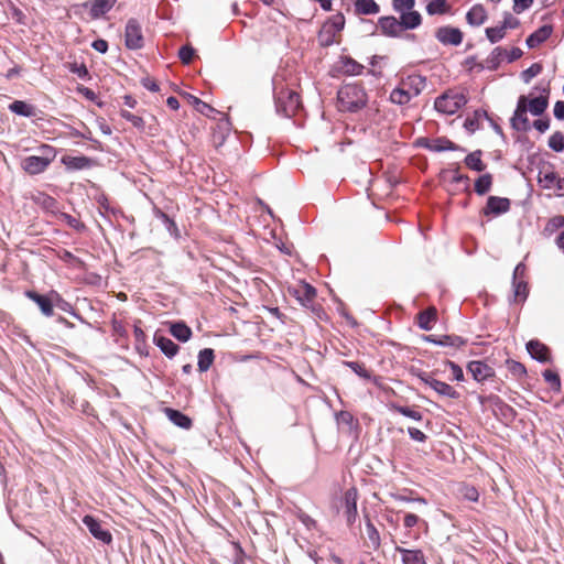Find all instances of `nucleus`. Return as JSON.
Listing matches in <instances>:
<instances>
[{
  "instance_id": "1",
  "label": "nucleus",
  "mask_w": 564,
  "mask_h": 564,
  "mask_svg": "<svg viewBox=\"0 0 564 564\" xmlns=\"http://www.w3.org/2000/svg\"><path fill=\"white\" fill-rule=\"evenodd\" d=\"M338 104L341 110L356 111L367 104V94L356 84H346L338 91Z\"/></svg>"
},
{
  "instance_id": "2",
  "label": "nucleus",
  "mask_w": 564,
  "mask_h": 564,
  "mask_svg": "<svg viewBox=\"0 0 564 564\" xmlns=\"http://www.w3.org/2000/svg\"><path fill=\"white\" fill-rule=\"evenodd\" d=\"M56 158V151L51 145L44 144L40 148L39 155H30L22 160L21 167L31 175L44 172Z\"/></svg>"
},
{
  "instance_id": "3",
  "label": "nucleus",
  "mask_w": 564,
  "mask_h": 564,
  "mask_svg": "<svg viewBox=\"0 0 564 564\" xmlns=\"http://www.w3.org/2000/svg\"><path fill=\"white\" fill-rule=\"evenodd\" d=\"M467 102L466 95L460 90H447L436 98L434 107L444 115H454Z\"/></svg>"
},
{
  "instance_id": "4",
  "label": "nucleus",
  "mask_w": 564,
  "mask_h": 564,
  "mask_svg": "<svg viewBox=\"0 0 564 564\" xmlns=\"http://www.w3.org/2000/svg\"><path fill=\"white\" fill-rule=\"evenodd\" d=\"M345 26V18L341 13L330 17L322 26L318 41L323 46H329L336 41V36Z\"/></svg>"
},
{
  "instance_id": "5",
  "label": "nucleus",
  "mask_w": 564,
  "mask_h": 564,
  "mask_svg": "<svg viewBox=\"0 0 564 564\" xmlns=\"http://www.w3.org/2000/svg\"><path fill=\"white\" fill-rule=\"evenodd\" d=\"M417 378L425 386L434 390L438 395L446 397L449 399H458L459 393L448 383L441 381L434 377L433 373L420 371Z\"/></svg>"
},
{
  "instance_id": "6",
  "label": "nucleus",
  "mask_w": 564,
  "mask_h": 564,
  "mask_svg": "<svg viewBox=\"0 0 564 564\" xmlns=\"http://www.w3.org/2000/svg\"><path fill=\"white\" fill-rule=\"evenodd\" d=\"M527 268L524 263L517 264L512 276L513 301L524 302L529 294L528 283L525 281Z\"/></svg>"
},
{
  "instance_id": "7",
  "label": "nucleus",
  "mask_w": 564,
  "mask_h": 564,
  "mask_svg": "<svg viewBox=\"0 0 564 564\" xmlns=\"http://www.w3.org/2000/svg\"><path fill=\"white\" fill-rule=\"evenodd\" d=\"M300 96L293 90H281L276 97V108L286 117H292L300 108Z\"/></svg>"
},
{
  "instance_id": "8",
  "label": "nucleus",
  "mask_w": 564,
  "mask_h": 564,
  "mask_svg": "<svg viewBox=\"0 0 564 564\" xmlns=\"http://www.w3.org/2000/svg\"><path fill=\"white\" fill-rule=\"evenodd\" d=\"M527 113L528 111L525 110L524 96H520L517 102V108L511 118V126L513 129L523 132L531 129V124Z\"/></svg>"
},
{
  "instance_id": "9",
  "label": "nucleus",
  "mask_w": 564,
  "mask_h": 564,
  "mask_svg": "<svg viewBox=\"0 0 564 564\" xmlns=\"http://www.w3.org/2000/svg\"><path fill=\"white\" fill-rule=\"evenodd\" d=\"M126 45L131 50H137L143 45L141 25L137 20H129L126 26Z\"/></svg>"
},
{
  "instance_id": "10",
  "label": "nucleus",
  "mask_w": 564,
  "mask_h": 564,
  "mask_svg": "<svg viewBox=\"0 0 564 564\" xmlns=\"http://www.w3.org/2000/svg\"><path fill=\"white\" fill-rule=\"evenodd\" d=\"M83 522L95 539L107 544L112 541L111 533L102 528L101 523L93 516H85Z\"/></svg>"
},
{
  "instance_id": "11",
  "label": "nucleus",
  "mask_w": 564,
  "mask_h": 564,
  "mask_svg": "<svg viewBox=\"0 0 564 564\" xmlns=\"http://www.w3.org/2000/svg\"><path fill=\"white\" fill-rule=\"evenodd\" d=\"M509 209L510 200L508 198L489 196L487 199L486 207L484 208V215L499 216L507 213Z\"/></svg>"
},
{
  "instance_id": "12",
  "label": "nucleus",
  "mask_w": 564,
  "mask_h": 564,
  "mask_svg": "<svg viewBox=\"0 0 564 564\" xmlns=\"http://www.w3.org/2000/svg\"><path fill=\"white\" fill-rule=\"evenodd\" d=\"M467 370L473 376V378L478 382L485 381L486 379L491 378L495 375L494 369L489 365L480 360L470 361L467 365Z\"/></svg>"
},
{
  "instance_id": "13",
  "label": "nucleus",
  "mask_w": 564,
  "mask_h": 564,
  "mask_svg": "<svg viewBox=\"0 0 564 564\" xmlns=\"http://www.w3.org/2000/svg\"><path fill=\"white\" fill-rule=\"evenodd\" d=\"M290 292L303 306H308L316 295L315 289L305 282H301L296 286H293L290 289Z\"/></svg>"
},
{
  "instance_id": "14",
  "label": "nucleus",
  "mask_w": 564,
  "mask_h": 564,
  "mask_svg": "<svg viewBox=\"0 0 564 564\" xmlns=\"http://www.w3.org/2000/svg\"><path fill=\"white\" fill-rule=\"evenodd\" d=\"M436 39L443 44L459 45L463 41L462 32L456 28L444 26L436 31Z\"/></svg>"
},
{
  "instance_id": "15",
  "label": "nucleus",
  "mask_w": 564,
  "mask_h": 564,
  "mask_svg": "<svg viewBox=\"0 0 564 564\" xmlns=\"http://www.w3.org/2000/svg\"><path fill=\"white\" fill-rule=\"evenodd\" d=\"M379 28L383 34L389 36H398L404 31L401 21L394 17L381 18L379 20Z\"/></svg>"
},
{
  "instance_id": "16",
  "label": "nucleus",
  "mask_w": 564,
  "mask_h": 564,
  "mask_svg": "<svg viewBox=\"0 0 564 564\" xmlns=\"http://www.w3.org/2000/svg\"><path fill=\"white\" fill-rule=\"evenodd\" d=\"M345 514L347 522L351 524L357 517V490L350 488L345 492Z\"/></svg>"
},
{
  "instance_id": "17",
  "label": "nucleus",
  "mask_w": 564,
  "mask_h": 564,
  "mask_svg": "<svg viewBox=\"0 0 564 564\" xmlns=\"http://www.w3.org/2000/svg\"><path fill=\"white\" fill-rule=\"evenodd\" d=\"M116 3V0H94L86 2L84 6L89 9L90 15L98 19L107 13Z\"/></svg>"
},
{
  "instance_id": "18",
  "label": "nucleus",
  "mask_w": 564,
  "mask_h": 564,
  "mask_svg": "<svg viewBox=\"0 0 564 564\" xmlns=\"http://www.w3.org/2000/svg\"><path fill=\"white\" fill-rule=\"evenodd\" d=\"M524 105L525 110L529 111L533 116L542 115L547 108L549 101L547 96H539L534 98H529L524 96Z\"/></svg>"
},
{
  "instance_id": "19",
  "label": "nucleus",
  "mask_w": 564,
  "mask_h": 564,
  "mask_svg": "<svg viewBox=\"0 0 564 564\" xmlns=\"http://www.w3.org/2000/svg\"><path fill=\"white\" fill-rule=\"evenodd\" d=\"M424 340L440 346H449L456 348L465 344V341L460 337L449 335H429L424 337Z\"/></svg>"
},
{
  "instance_id": "20",
  "label": "nucleus",
  "mask_w": 564,
  "mask_h": 564,
  "mask_svg": "<svg viewBox=\"0 0 564 564\" xmlns=\"http://www.w3.org/2000/svg\"><path fill=\"white\" fill-rule=\"evenodd\" d=\"M395 551L402 554L403 564H426L424 554L421 550H408L395 546Z\"/></svg>"
},
{
  "instance_id": "21",
  "label": "nucleus",
  "mask_w": 564,
  "mask_h": 564,
  "mask_svg": "<svg viewBox=\"0 0 564 564\" xmlns=\"http://www.w3.org/2000/svg\"><path fill=\"white\" fill-rule=\"evenodd\" d=\"M527 350L532 358L541 362L549 360V348L539 340H530L527 344Z\"/></svg>"
},
{
  "instance_id": "22",
  "label": "nucleus",
  "mask_w": 564,
  "mask_h": 564,
  "mask_svg": "<svg viewBox=\"0 0 564 564\" xmlns=\"http://www.w3.org/2000/svg\"><path fill=\"white\" fill-rule=\"evenodd\" d=\"M552 26L551 25H543L539 28L535 32H533L528 39H527V45L530 48H534L544 41H546L551 34H552Z\"/></svg>"
},
{
  "instance_id": "23",
  "label": "nucleus",
  "mask_w": 564,
  "mask_h": 564,
  "mask_svg": "<svg viewBox=\"0 0 564 564\" xmlns=\"http://www.w3.org/2000/svg\"><path fill=\"white\" fill-rule=\"evenodd\" d=\"M154 343L162 350V352L167 357H173L178 351V346L165 336L155 335Z\"/></svg>"
},
{
  "instance_id": "24",
  "label": "nucleus",
  "mask_w": 564,
  "mask_h": 564,
  "mask_svg": "<svg viewBox=\"0 0 564 564\" xmlns=\"http://www.w3.org/2000/svg\"><path fill=\"white\" fill-rule=\"evenodd\" d=\"M400 21L403 30H411L421 24L422 18L417 11L410 10L401 13Z\"/></svg>"
},
{
  "instance_id": "25",
  "label": "nucleus",
  "mask_w": 564,
  "mask_h": 564,
  "mask_svg": "<svg viewBox=\"0 0 564 564\" xmlns=\"http://www.w3.org/2000/svg\"><path fill=\"white\" fill-rule=\"evenodd\" d=\"M25 294H26V296L29 299H31L32 301H34L39 305L41 312L45 316L53 315V305H52L51 301L47 297H45L43 295H40V294H37V293L33 292V291H28Z\"/></svg>"
},
{
  "instance_id": "26",
  "label": "nucleus",
  "mask_w": 564,
  "mask_h": 564,
  "mask_svg": "<svg viewBox=\"0 0 564 564\" xmlns=\"http://www.w3.org/2000/svg\"><path fill=\"white\" fill-rule=\"evenodd\" d=\"M466 18L470 25L479 26L486 21L487 14H486L485 9L481 6H474L467 12Z\"/></svg>"
},
{
  "instance_id": "27",
  "label": "nucleus",
  "mask_w": 564,
  "mask_h": 564,
  "mask_svg": "<svg viewBox=\"0 0 564 564\" xmlns=\"http://www.w3.org/2000/svg\"><path fill=\"white\" fill-rule=\"evenodd\" d=\"M170 332L177 340L184 343L192 336L191 328L182 322L171 324Z\"/></svg>"
},
{
  "instance_id": "28",
  "label": "nucleus",
  "mask_w": 564,
  "mask_h": 564,
  "mask_svg": "<svg viewBox=\"0 0 564 564\" xmlns=\"http://www.w3.org/2000/svg\"><path fill=\"white\" fill-rule=\"evenodd\" d=\"M414 96L411 94L410 90L405 89V87L402 85V87L395 88L390 94V100L391 102L395 105H405L408 104Z\"/></svg>"
},
{
  "instance_id": "29",
  "label": "nucleus",
  "mask_w": 564,
  "mask_h": 564,
  "mask_svg": "<svg viewBox=\"0 0 564 564\" xmlns=\"http://www.w3.org/2000/svg\"><path fill=\"white\" fill-rule=\"evenodd\" d=\"M355 10L358 14H376L379 12V6L375 0H356Z\"/></svg>"
},
{
  "instance_id": "30",
  "label": "nucleus",
  "mask_w": 564,
  "mask_h": 564,
  "mask_svg": "<svg viewBox=\"0 0 564 564\" xmlns=\"http://www.w3.org/2000/svg\"><path fill=\"white\" fill-rule=\"evenodd\" d=\"M364 66L350 57H343L340 61V69L347 75H358L361 73Z\"/></svg>"
},
{
  "instance_id": "31",
  "label": "nucleus",
  "mask_w": 564,
  "mask_h": 564,
  "mask_svg": "<svg viewBox=\"0 0 564 564\" xmlns=\"http://www.w3.org/2000/svg\"><path fill=\"white\" fill-rule=\"evenodd\" d=\"M166 414L175 425L182 429H189L192 425L191 419L176 410L167 409Z\"/></svg>"
},
{
  "instance_id": "32",
  "label": "nucleus",
  "mask_w": 564,
  "mask_h": 564,
  "mask_svg": "<svg viewBox=\"0 0 564 564\" xmlns=\"http://www.w3.org/2000/svg\"><path fill=\"white\" fill-rule=\"evenodd\" d=\"M214 361V351L210 348H205L198 354V369L207 371Z\"/></svg>"
},
{
  "instance_id": "33",
  "label": "nucleus",
  "mask_w": 564,
  "mask_h": 564,
  "mask_svg": "<svg viewBox=\"0 0 564 564\" xmlns=\"http://www.w3.org/2000/svg\"><path fill=\"white\" fill-rule=\"evenodd\" d=\"M436 317L435 308H429L419 314V326L424 330H430L432 328L433 322Z\"/></svg>"
},
{
  "instance_id": "34",
  "label": "nucleus",
  "mask_w": 564,
  "mask_h": 564,
  "mask_svg": "<svg viewBox=\"0 0 564 564\" xmlns=\"http://www.w3.org/2000/svg\"><path fill=\"white\" fill-rule=\"evenodd\" d=\"M9 109L14 113L24 116V117H31L34 115L33 107L24 101H21V100L13 101L9 106Z\"/></svg>"
},
{
  "instance_id": "35",
  "label": "nucleus",
  "mask_w": 564,
  "mask_h": 564,
  "mask_svg": "<svg viewBox=\"0 0 564 564\" xmlns=\"http://www.w3.org/2000/svg\"><path fill=\"white\" fill-rule=\"evenodd\" d=\"M466 165L477 172H481L485 170V164L481 161V152L475 151L469 153L465 159Z\"/></svg>"
},
{
  "instance_id": "36",
  "label": "nucleus",
  "mask_w": 564,
  "mask_h": 564,
  "mask_svg": "<svg viewBox=\"0 0 564 564\" xmlns=\"http://www.w3.org/2000/svg\"><path fill=\"white\" fill-rule=\"evenodd\" d=\"M63 163L73 170H82L88 166V159L85 156H65Z\"/></svg>"
},
{
  "instance_id": "37",
  "label": "nucleus",
  "mask_w": 564,
  "mask_h": 564,
  "mask_svg": "<svg viewBox=\"0 0 564 564\" xmlns=\"http://www.w3.org/2000/svg\"><path fill=\"white\" fill-rule=\"evenodd\" d=\"M404 87L413 88V91L411 94L413 96H417L422 89L425 87V79L422 76H411L408 78L406 82L402 84Z\"/></svg>"
},
{
  "instance_id": "38",
  "label": "nucleus",
  "mask_w": 564,
  "mask_h": 564,
  "mask_svg": "<svg viewBox=\"0 0 564 564\" xmlns=\"http://www.w3.org/2000/svg\"><path fill=\"white\" fill-rule=\"evenodd\" d=\"M491 186V175L490 174H484L475 183V191L479 195H484L490 189Z\"/></svg>"
},
{
  "instance_id": "39",
  "label": "nucleus",
  "mask_w": 564,
  "mask_h": 564,
  "mask_svg": "<svg viewBox=\"0 0 564 564\" xmlns=\"http://www.w3.org/2000/svg\"><path fill=\"white\" fill-rule=\"evenodd\" d=\"M549 147L555 152L564 150V135L562 132L556 131L549 138Z\"/></svg>"
},
{
  "instance_id": "40",
  "label": "nucleus",
  "mask_w": 564,
  "mask_h": 564,
  "mask_svg": "<svg viewBox=\"0 0 564 564\" xmlns=\"http://www.w3.org/2000/svg\"><path fill=\"white\" fill-rule=\"evenodd\" d=\"M447 10L446 0H432L427 7L426 11L429 14H442Z\"/></svg>"
},
{
  "instance_id": "41",
  "label": "nucleus",
  "mask_w": 564,
  "mask_h": 564,
  "mask_svg": "<svg viewBox=\"0 0 564 564\" xmlns=\"http://www.w3.org/2000/svg\"><path fill=\"white\" fill-rule=\"evenodd\" d=\"M120 116L126 119L127 121L131 122V124L139 129V130H142L144 128V121L141 117L137 116V115H133L131 113L130 111L128 110H124V109H121L120 110Z\"/></svg>"
},
{
  "instance_id": "42",
  "label": "nucleus",
  "mask_w": 564,
  "mask_h": 564,
  "mask_svg": "<svg viewBox=\"0 0 564 564\" xmlns=\"http://www.w3.org/2000/svg\"><path fill=\"white\" fill-rule=\"evenodd\" d=\"M486 34L488 40L491 43H496L500 41L505 34H506V25L495 26V28H488L486 30Z\"/></svg>"
},
{
  "instance_id": "43",
  "label": "nucleus",
  "mask_w": 564,
  "mask_h": 564,
  "mask_svg": "<svg viewBox=\"0 0 564 564\" xmlns=\"http://www.w3.org/2000/svg\"><path fill=\"white\" fill-rule=\"evenodd\" d=\"M542 72V66L539 63L532 64L529 68L521 73L524 83H530L535 76Z\"/></svg>"
},
{
  "instance_id": "44",
  "label": "nucleus",
  "mask_w": 564,
  "mask_h": 564,
  "mask_svg": "<svg viewBox=\"0 0 564 564\" xmlns=\"http://www.w3.org/2000/svg\"><path fill=\"white\" fill-rule=\"evenodd\" d=\"M393 9L400 14L413 10L415 0H393Z\"/></svg>"
},
{
  "instance_id": "45",
  "label": "nucleus",
  "mask_w": 564,
  "mask_h": 564,
  "mask_svg": "<svg viewBox=\"0 0 564 564\" xmlns=\"http://www.w3.org/2000/svg\"><path fill=\"white\" fill-rule=\"evenodd\" d=\"M344 365L349 367L360 378H364V379H370L371 378L370 372L366 368H364L360 364H358V362L345 361Z\"/></svg>"
},
{
  "instance_id": "46",
  "label": "nucleus",
  "mask_w": 564,
  "mask_h": 564,
  "mask_svg": "<svg viewBox=\"0 0 564 564\" xmlns=\"http://www.w3.org/2000/svg\"><path fill=\"white\" fill-rule=\"evenodd\" d=\"M444 364H445V366L449 367V369L452 371V378H451L452 380L464 381V379H465L464 371L457 364H455L451 360H446Z\"/></svg>"
},
{
  "instance_id": "47",
  "label": "nucleus",
  "mask_w": 564,
  "mask_h": 564,
  "mask_svg": "<svg viewBox=\"0 0 564 564\" xmlns=\"http://www.w3.org/2000/svg\"><path fill=\"white\" fill-rule=\"evenodd\" d=\"M395 410L401 413L402 415L404 416H408L412 420H415V421H421L422 420V414L421 412L414 410V409H411V408H408V406H395Z\"/></svg>"
},
{
  "instance_id": "48",
  "label": "nucleus",
  "mask_w": 564,
  "mask_h": 564,
  "mask_svg": "<svg viewBox=\"0 0 564 564\" xmlns=\"http://www.w3.org/2000/svg\"><path fill=\"white\" fill-rule=\"evenodd\" d=\"M543 378L545 379V381L547 383H550L553 388H555L556 390L560 389L561 387V381H560V377L557 376V373H555L554 371L552 370H545L543 372Z\"/></svg>"
},
{
  "instance_id": "49",
  "label": "nucleus",
  "mask_w": 564,
  "mask_h": 564,
  "mask_svg": "<svg viewBox=\"0 0 564 564\" xmlns=\"http://www.w3.org/2000/svg\"><path fill=\"white\" fill-rule=\"evenodd\" d=\"M557 175L554 172H545L540 177V183L543 184L546 188L554 187L555 181L557 180Z\"/></svg>"
},
{
  "instance_id": "50",
  "label": "nucleus",
  "mask_w": 564,
  "mask_h": 564,
  "mask_svg": "<svg viewBox=\"0 0 564 564\" xmlns=\"http://www.w3.org/2000/svg\"><path fill=\"white\" fill-rule=\"evenodd\" d=\"M508 369L516 376V377H522L525 375V368L522 364L518 361H508Z\"/></svg>"
},
{
  "instance_id": "51",
  "label": "nucleus",
  "mask_w": 564,
  "mask_h": 564,
  "mask_svg": "<svg viewBox=\"0 0 564 564\" xmlns=\"http://www.w3.org/2000/svg\"><path fill=\"white\" fill-rule=\"evenodd\" d=\"M462 495L465 499H467L469 501H477L478 497H479L477 489L475 487H468V486H465L464 488H462Z\"/></svg>"
},
{
  "instance_id": "52",
  "label": "nucleus",
  "mask_w": 564,
  "mask_h": 564,
  "mask_svg": "<svg viewBox=\"0 0 564 564\" xmlns=\"http://www.w3.org/2000/svg\"><path fill=\"white\" fill-rule=\"evenodd\" d=\"M180 58L183 63L188 64L194 55V50L191 46H183L178 52Z\"/></svg>"
},
{
  "instance_id": "53",
  "label": "nucleus",
  "mask_w": 564,
  "mask_h": 564,
  "mask_svg": "<svg viewBox=\"0 0 564 564\" xmlns=\"http://www.w3.org/2000/svg\"><path fill=\"white\" fill-rule=\"evenodd\" d=\"M480 116L479 112H475V116L471 117V118H467L465 120V123H464V127L470 131V132H474L475 130L478 129V117Z\"/></svg>"
},
{
  "instance_id": "54",
  "label": "nucleus",
  "mask_w": 564,
  "mask_h": 564,
  "mask_svg": "<svg viewBox=\"0 0 564 564\" xmlns=\"http://www.w3.org/2000/svg\"><path fill=\"white\" fill-rule=\"evenodd\" d=\"M433 149L436 151L454 150L455 145L449 140L435 141Z\"/></svg>"
},
{
  "instance_id": "55",
  "label": "nucleus",
  "mask_w": 564,
  "mask_h": 564,
  "mask_svg": "<svg viewBox=\"0 0 564 564\" xmlns=\"http://www.w3.org/2000/svg\"><path fill=\"white\" fill-rule=\"evenodd\" d=\"M420 522V518L413 513H405L403 524L406 529L413 528Z\"/></svg>"
},
{
  "instance_id": "56",
  "label": "nucleus",
  "mask_w": 564,
  "mask_h": 564,
  "mask_svg": "<svg viewBox=\"0 0 564 564\" xmlns=\"http://www.w3.org/2000/svg\"><path fill=\"white\" fill-rule=\"evenodd\" d=\"M408 433L410 437L416 442H424L426 438L425 434L415 427H409Z\"/></svg>"
},
{
  "instance_id": "57",
  "label": "nucleus",
  "mask_w": 564,
  "mask_h": 564,
  "mask_svg": "<svg viewBox=\"0 0 564 564\" xmlns=\"http://www.w3.org/2000/svg\"><path fill=\"white\" fill-rule=\"evenodd\" d=\"M367 533H368V536L369 539L371 540V542L378 546L379 545V533L377 531V529L371 524V523H368L367 524Z\"/></svg>"
},
{
  "instance_id": "58",
  "label": "nucleus",
  "mask_w": 564,
  "mask_h": 564,
  "mask_svg": "<svg viewBox=\"0 0 564 564\" xmlns=\"http://www.w3.org/2000/svg\"><path fill=\"white\" fill-rule=\"evenodd\" d=\"M533 127L543 133L550 128V121L547 119H538L533 122Z\"/></svg>"
},
{
  "instance_id": "59",
  "label": "nucleus",
  "mask_w": 564,
  "mask_h": 564,
  "mask_svg": "<svg viewBox=\"0 0 564 564\" xmlns=\"http://www.w3.org/2000/svg\"><path fill=\"white\" fill-rule=\"evenodd\" d=\"M91 46L94 50L102 54L106 53L108 50V43L101 39L94 41Z\"/></svg>"
},
{
  "instance_id": "60",
  "label": "nucleus",
  "mask_w": 564,
  "mask_h": 564,
  "mask_svg": "<svg viewBox=\"0 0 564 564\" xmlns=\"http://www.w3.org/2000/svg\"><path fill=\"white\" fill-rule=\"evenodd\" d=\"M554 117L558 120H564V101H557L554 105Z\"/></svg>"
},
{
  "instance_id": "61",
  "label": "nucleus",
  "mask_w": 564,
  "mask_h": 564,
  "mask_svg": "<svg viewBox=\"0 0 564 564\" xmlns=\"http://www.w3.org/2000/svg\"><path fill=\"white\" fill-rule=\"evenodd\" d=\"M532 4V0H514V10L522 12Z\"/></svg>"
},
{
  "instance_id": "62",
  "label": "nucleus",
  "mask_w": 564,
  "mask_h": 564,
  "mask_svg": "<svg viewBox=\"0 0 564 564\" xmlns=\"http://www.w3.org/2000/svg\"><path fill=\"white\" fill-rule=\"evenodd\" d=\"M142 85L148 90H151V91H158L159 90V85L156 84V82L154 79L149 78V77L142 79Z\"/></svg>"
},
{
  "instance_id": "63",
  "label": "nucleus",
  "mask_w": 564,
  "mask_h": 564,
  "mask_svg": "<svg viewBox=\"0 0 564 564\" xmlns=\"http://www.w3.org/2000/svg\"><path fill=\"white\" fill-rule=\"evenodd\" d=\"M72 72L77 74L79 77L84 78L88 75V70L86 68L85 65H75L73 68H72Z\"/></svg>"
},
{
  "instance_id": "64",
  "label": "nucleus",
  "mask_w": 564,
  "mask_h": 564,
  "mask_svg": "<svg viewBox=\"0 0 564 564\" xmlns=\"http://www.w3.org/2000/svg\"><path fill=\"white\" fill-rule=\"evenodd\" d=\"M79 91L89 100H94L96 98L95 93L87 87L79 88Z\"/></svg>"
}]
</instances>
